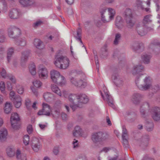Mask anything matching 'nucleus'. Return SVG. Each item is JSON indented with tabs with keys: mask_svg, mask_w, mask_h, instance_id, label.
<instances>
[{
	"mask_svg": "<svg viewBox=\"0 0 160 160\" xmlns=\"http://www.w3.org/2000/svg\"><path fill=\"white\" fill-rule=\"evenodd\" d=\"M144 67L141 65H135L133 67L132 71V74L137 76L135 80L136 84L139 89L142 91L146 90L150 88L152 86V84L149 80L147 77H146L144 79L143 84L142 81H141L138 76L141 74L140 73L144 69Z\"/></svg>",
	"mask_w": 160,
	"mask_h": 160,
	"instance_id": "nucleus-1",
	"label": "nucleus"
},
{
	"mask_svg": "<svg viewBox=\"0 0 160 160\" xmlns=\"http://www.w3.org/2000/svg\"><path fill=\"white\" fill-rule=\"evenodd\" d=\"M68 100L70 102V107L73 111H75L78 108L82 107L83 104L87 103L88 99L85 94L77 95L71 94L69 96Z\"/></svg>",
	"mask_w": 160,
	"mask_h": 160,
	"instance_id": "nucleus-2",
	"label": "nucleus"
},
{
	"mask_svg": "<svg viewBox=\"0 0 160 160\" xmlns=\"http://www.w3.org/2000/svg\"><path fill=\"white\" fill-rule=\"evenodd\" d=\"M77 73L78 74L75 77L71 78V82L76 87L84 88L87 85L85 75L81 71H78Z\"/></svg>",
	"mask_w": 160,
	"mask_h": 160,
	"instance_id": "nucleus-3",
	"label": "nucleus"
},
{
	"mask_svg": "<svg viewBox=\"0 0 160 160\" xmlns=\"http://www.w3.org/2000/svg\"><path fill=\"white\" fill-rule=\"evenodd\" d=\"M107 8H104L100 11L102 21L104 22H108L114 19L115 14V10L112 8H108V14L106 12Z\"/></svg>",
	"mask_w": 160,
	"mask_h": 160,
	"instance_id": "nucleus-4",
	"label": "nucleus"
},
{
	"mask_svg": "<svg viewBox=\"0 0 160 160\" xmlns=\"http://www.w3.org/2000/svg\"><path fill=\"white\" fill-rule=\"evenodd\" d=\"M70 61L67 57L57 55L55 57L54 63L58 68L63 69L67 68L69 66Z\"/></svg>",
	"mask_w": 160,
	"mask_h": 160,
	"instance_id": "nucleus-5",
	"label": "nucleus"
},
{
	"mask_svg": "<svg viewBox=\"0 0 160 160\" xmlns=\"http://www.w3.org/2000/svg\"><path fill=\"white\" fill-rule=\"evenodd\" d=\"M109 138L108 134L101 132L93 133L92 137V140L95 143L102 142Z\"/></svg>",
	"mask_w": 160,
	"mask_h": 160,
	"instance_id": "nucleus-6",
	"label": "nucleus"
},
{
	"mask_svg": "<svg viewBox=\"0 0 160 160\" xmlns=\"http://www.w3.org/2000/svg\"><path fill=\"white\" fill-rule=\"evenodd\" d=\"M20 118L18 115L15 112L12 113L10 117V122L12 127L15 130L20 128V124L19 123Z\"/></svg>",
	"mask_w": 160,
	"mask_h": 160,
	"instance_id": "nucleus-7",
	"label": "nucleus"
},
{
	"mask_svg": "<svg viewBox=\"0 0 160 160\" xmlns=\"http://www.w3.org/2000/svg\"><path fill=\"white\" fill-rule=\"evenodd\" d=\"M21 33L20 30L14 26L9 27L8 29L9 37L13 38H16Z\"/></svg>",
	"mask_w": 160,
	"mask_h": 160,
	"instance_id": "nucleus-8",
	"label": "nucleus"
},
{
	"mask_svg": "<svg viewBox=\"0 0 160 160\" xmlns=\"http://www.w3.org/2000/svg\"><path fill=\"white\" fill-rule=\"evenodd\" d=\"M104 94L102 92L101 94L104 100L107 102L108 105L113 108H114L115 106L113 104V101L112 97L109 94V92L107 90H104Z\"/></svg>",
	"mask_w": 160,
	"mask_h": 160,
	"instance_id": "nucleus-9",
	"label": "nucleus"
},
{
	"mask_svg": "<svg viewBox=\"0 0 160 160\" xmlns=\"http://www.w3.org/2000/svg\"><path fill=\"white\" fill-rule=\"evenodd\" d=\"M19 1L24 7H32L38 6V4L34 0H19Z\"/></svg>",
	"mask_w": 160,
	"mask_h": 160,
	"instance_id": "nucleus-10",
	"label": "nucleus"
},
{
	"mask_svg": "<svg viewBox=\"0 0 160 160\" xmlns=\"http://www.w3.org/2000/svg\"><path fill=\"white\" fill-rule=\"evenodd\" d=\"M149 137L148 135H143L139 142V146L142 149H145L148 146Z\"/></svg>",
	"mask_w": 160,
	"mask_h": 160,
	"instance_id": "nucleus-11",
	"label": "nucleus"
},
{
	"mask_svg": "<svg viewBox=\"0 0 160 160\" xmlns=\"http://www.w3.org/2000/svg\"><path fill=\"white\" fill-rule=\"evenodd\" d=\"M50 106L48 104L43 103L42 109L40 110L38 114L39 115H44L49 116L50 115Z\"/></svg>",
	"mask_w": 160,
	"mask_h": 160,
	"instance_id": "nucleus-12",
	"label": "nucleus"
},
{
	"mask_svg": "<svg viewBox=\"0 0 160 160\" xmlns=\"http://www.w3.org/2000/svg\"><path fill=\"white\" fill-rule=\"evenodd\" d=\"M31 145L32 149L35 152H38L41 147L39 140L36 137L32 138Z\"/></svg>",
	"mask_w": 160,
	"mask_h": 160,
	"instance_id": "nucleus-13",
	"label": "nucleus"
},
{
	"mask_svg": "<svg viewBox=\"0 0 160 160\" xmlns=\"http://www.w3.org/2000/svg\"><path fill=\"white\" fill-rule=\"evenodd\" d=\"M145 26L144 25H142L140 22L136 24L135 30L138 35L141 36H143L147 33V30L146 29Z\"/></svg>",
	"mask_w": 160,
	"mask_h": 160,
	"instance_id": "nucleus-14",
	"label": "nucleus"
},
{
	"mask_svg": "<svg viewBox=\"0 0 160 160\" xmlns=\"http://www.w3.org/2000/svg\"><path fill=\"white\" fill-rule=\"evenodd\" d=\"M151 114L152 118L156 121L160 120V108L158 107L153 108L152 109Z\"/></svg>",
	"mask_w": 160,
	"mask_h": 160,
	"instance_id": "nucleus-15",
	"label": "nucleus"
},
{
	"mask_svg": "<svg viewBox=\"0 0 160 160\" xmlns=\"http://www.w3.org/2000/svg\"><path fill=\"white\" fill-rule=\"evenodd\" d=\"M29 55L30 52L27 51H24L22 52L20 64L22 67H24L25 66L26 62L28 60Z\"/></svg>",
	"mask_w": 160,
	"mask_h": 160,
	"instance_id": "nucleus-16",
	"label": "nucleus"
},
{
	"mask_svg": "<svg viewBox=\"0 0 160 160\" xmlns=\"http://www.w3.org/2000/svg\"><path fill=\"white\" fill-rule=\"evenodd\" d=\"M8 16L11 19H17L21 16V13L19 10L13 8L10 11Z\"/></svg>",
	"mask_w": 160,
	"mask_h": 160,
	"instance_id": "nucleus-17",
	"label": "nucleus"
},
{
	"mask_svg": "<svg viewBox=\"0 0 160 160\" xmlns=\"http://www.w3.org/2000/svg\"><path fill=\"white\" fill-rule=\"evenodd\" d=\"M143 98V95L141 94L136 92L134 93L132 96V102L135 104H139L141 99Z\"/></svg>",
	"mask_w": 160,
	"mask_h": 160,
	"instance_id": "nucleus-18",
	"label": "nucleus"
},
{
	"mask_svg": "<svg viewBox=\"0 0 160 160\" xmlns=\"http://www.w3.org/2000/svg\"><path fill=\"white\" fill-rule=\"evenodd\" d=\"M39 78L42 79H45L48 76V72L45 68H42L38 71Z\"/></svg>",
	"mask_w": 160,
	"mask_h": 160,
	"instance_id": "nucleus-19",
	"label": "nucleus"
},
{
	"mask_svg": "<svg viewBox=\"0 0 160 160\" xmlns=\"http://www.w3.org/2000/svg\"><path fill=\"white\" fill-rule=\"evenodd\" d=\"M133 14V12L132 10L128 8H127L123 14L124 20L134 18Z\"/></svg>",
	"mask_w": 160,
	"mask_h": 160,
	"instance_id": "nucleus-20",
	"label": "nucleus"
},
{
	"mask_svg": "<svg viewBox=\"0 0 160 160\" xmlns=\"http://www.w3.org/2000/svg\"><path fill=\"white\" fill-rule=\"evenodd\" d=\"M12 105L11 103L6 102L4 105L3 111L4 113L6 114L10 113L12 111Z\"/></svg>",
	"mask_w": 160,
	"mask_h": 160,
	"instance_id": "nucleus-21",
	"label": "nucleus"
},
{
	"mask_svg": "<svg viewBox=\"0 0 160 160\" xmlns=\"http://www.w3.org/2000/svg\"><path fill=\"white\" fill-rule=\"evenodd\" d=\"M152 15L148 14L144 16L142 20V23L144 26L151 23L152 22Z\"/></svg>",
	"mask_w": 160,
	"mask_h": 160,
	"instance_id": "nucleus-22",
	"label": "nucleus"
},
{
	"mask_svg": "<svg viewBox=\"0 0 160 160\" xmlns=\"http://www.w3.org/2000/svg\"><path fill=\"white\" fill-rule=\"evenodd\" d=\"M11 99L16 108H18L20 107L21 105V99L19 96L15 95L13 98H11Z\"/></svg>",
	"mask_w": 160,
	"mask_h": 160,
	"instance_id": "nucleus-23",
	"label": "nucleus"
},
{
	"mask_svg": "<svg viewBox=\"0 0 160 160\" xmlns=\"http://www.w3.org/2000/svg\"><path fill=\"white\" fill-rule=\"evenodd\" d=\"M126 114L127 116L129 117L130 118L128 120L130 122H132L135 121L137 116L136 113L131 111H127L126 112Z\"/></svg>",
	"mask_w": 160,
	"mask_h": 160,
	"instance_id": "nucleus-24",
	"label": "nucleus"
},
{
	"mask_svg": "<svg viewBox=\"0 0 160 160\" xmlns=\"http://www.w3.org/2000/svg\"><path fill=\"white\" fill-rule=\"evenodd\" d=\"M16 158L19 160H26L27 159L26 154L22 152L19 149H17L16 152Z\"/></svg>",
	"mask_w": 160,
	"mask_h": 160,
	"instance_id": "nucleus-25",
	"label": "nucleus"
},
{
	"mask_svg": "<svg viewBox=\"0 0 160 160\" xmlns=\"http://www.w3.org/2000/svg\"><path fill=\"white\" fill-rule=\"evenodd\" d=\"M116 27L119 29H121L123 27V22L122 18L120 16L116 17L115 21Z\"/></svg>",
	"mask_w": 160,
	"mask_h": 160,
	"instance_id": "nucleus-26",
	"label": "nucleus"
},
{
	"mask_svg": "<svg viewBox=\"0 0 160 160\" xmlns=\"http://www.w3.org/2000/svg\"><path fill=\"white\" fill-rule=\"evenodd\" d=\"M151 0H144L142 1L141 0H136V4L137 6L141 8L142 9H143L144 8V6L142 5V2H145L146 3L147 5L148 6H150V4Z\"/></svg>",
	"mask_w": 160,
	"mask_h": 160,
	"instance_id": "nucleus-27",
	"label": "nucleus"
},
{
	"mask_svg": "<svg viewBox=\"0 0 160 160\" xmlns=\"http://www.w3.org/2000/svg\"><path fill=\"white\" fill-rule=\"evenodd\" d=\"M33 44L36 48L39 49H42L44 47L43 42L39 39H35Z\"/></svg>",
	"mask_w": 160,
	"mask_h": 160,
	"instance_id": "nucleus-28",
	"label": "nucleus"
},
{
	"mask_svg": "<svg viewBox=\"0 0 160 160\" xmlns=\"http://www.w3.org/2000/svg\"><path fill=\"white\" fill-rule=\"evenodd\" d=\"M113 82L117 86H119L122 83V81L117 74H113L112 77Z\"/></svg>",
	"mask_w": 160,
	"mask_h": 160,
	"instance_id": "nucleus-29",
	"label": "nucleus"
},
{
	"mask_svg": "<svg viewBox=\"0 0 160 160\" xmlns=\"http://www.w3.org/2000/svg\"><path fill=\"white\" fill-rule=\"evenodd\" d=\"M60 74L59 72L56 70H53L51 71L50 76L51 78L52 82H54L59 77Z\"/></svg>",
	"mask_w": 160,
	"mask_h": 160,
	"instance_id": "nucleus-30",
	"label": "nucleus"
},
{
	"mask_svg": "<svg viewBox=\"0 0 160 160\" xmlns=\"http://www.w3.org/2000/svg\"><path fill=\"white\" fill-rule=\"evenodd\" d=\"M127 27L129 28H132L135 25V22L134 18L125 20Z\"/></svg>",
	"mask_w": 160,
	"mask_h": 160,
	"instance_id": "nucleus-31",
	"label": "nucleus"
},
{
	"mask_svg": "<svg viewBox=\"0 0 160 160\" xmlns=\"http://www.w3.org/2000/svg\"><path fill=\"white\" fill-rule=\"evenodd\" d=\"M54 83H57L61 86H62L65 84L66 80L63 76L60 75Z\"/></svg>",
	"mask_w": 160,
	"mask_h": 160,
	"instance_id": "nucleus-32",
	"label": "nucleus"
},
{
	"mask_svg": "<svg viewBox=\"0 0 160 160\" xmlns=\"http://www.w3.org/2000/svg\"><path fill=\"white\" fill-rule=\"evenodd\" d=\"M133 49L135 51H142L143 50L144 46L142 43L135 42L133 46Z\"/></svg>",
	"mask_w": 160,
	"mask_h": 160,
	"instance_id": "nucleus-33",
	"label": "nucleus"
},
{
	"mask_svg": "<svg viewBox=\"0 0 160 160\" xmlns=\"http://www.w3.org/2000/svg\"><path fill=\"white\" fill-rule=\"evenodd\" d=\"M8 132L6 129H3L0 130V140L3 141L5 140L7 138Z\"/></svg>",
	"mask_w": 160,
	"mask_h": 160,
	"instance_id": "nucleus-34",
	"label": "nucleus"
},
{
	"mask_svg": "<svg viewBox=\"0 0 160 160\" xmlns=\"http://www.w3.org/2000/svg\"><path fill=\"white\" fill-rule=\"evenodd\" d=\"M108 55L107 45L105 44L101 48L100 56L102 58H104L107 57Z\"/></svg>",
	"mask_w": 160,
	"mask_h": 160,
	"instance_id": "nucleus-35",
	"label": "nucleus"
},
{
	"mask_svg": "<svg viewBox=\"0 0 160 160\" xmlns=\"http://www.w3.org/2000/svg\"><path fill=\"white\" fill-rule=\"evenodd\" d=\"M82 130L79 126L76 127L73 132V135L75 137H78L82 134Z\"/></svg>",
	"mask_w": 160,
	"mask_h": 160,
	"instance_id": "nucleus-36",
	"label": "nucleus"
},
{
	"mask_svg": "<svg viewBox=\"0 0 160 160\" xmlns=\"http://www.w3.org/2000/svg\"><path fill=\"white\" fill-rule=\"evenodd\" d=\"M51 89L52 92L57 94L59 96H61L62 93L60 89L56 85L52 84L51 85Z\"/></svg>",
	"mask_w": 160,
	"mask_h": 160,
	"instance_id": "nucleus-37",
	"label": "nucleus"
},
{
	"mask_svg": "<svg viewBox=\"0 0 160 160\" xmlns=\"http://www.w3.org/2000/svg\"><path fill=\"white\" fill-rule=\"evenodd\" d=\"M17 44L19 46L24 47L26 45V41L24 38H19L16 41Z\"/></svg>",
	"mask_w": 160,
	"mask_h": 160,
	"instance_id": "nucleus-38",
	"label": "nucleus"
},
{
	"mask_svg": "<svg viewBox=\"0 0 160 160\" xmlns=\"http://www.w3.org/2000/svg\"><path fill=\"white\" fill-rule=\"evenodd\" d=\"M7 154L8 156L12 157L15 156V152L14 149L10 147H8L6 149Z\"/></svg>",
	"mask_w": 160,
	"mask_h": 160,
	"instance_id": "nucleus-39",
	"label": "nucleus"
},
{
	"mask_svg": "<svg viewBox=\"0 0 160 160\" xmlns=\"http://www.w3.org/2000/svg\"><path fill=\"white\" fill-rule=\"evenodd\" d=\"M121 34L119 33L115 34L114 40L113 41V44L115 45L118 44L121 39Z\"/></svg>",
	"mask_w": 160,
	"mask_h": 160,
	"instance_id": "nucleus-40",
	"label": "nucleus"
},
{
	"mask_svg": "<svg viewBox=\"0 0 160 160\" xmlns=\"http://www.w3.org/2000/svg\"><path fill=\"white\" fill-rule=\"evenodd\" d=\"M5 30L4 29L0 30V42L3 43L5 42L6 38L5 36Z\"/></svg>",
	"mask_w": 160,
	"mask_h": 160,
	"instance_id": "nucleus-41",
	"label": "nucleus"
},
{
	"mask_svg": "<svg viewBox=\"0 0 160 160\" xmlns=\"http://www.w3.org/2000/svg\"><path fill=\"white\" fill-rule=\"evenodd\" d=\"M14 53V48H8L7 52V59L8 62H9Z\"/></svg>",
	"mask_w": 160,
	"mask_h": 160,
	"instance_id": "nucleus-42",
	"label": "nucleus"
},
{
	"mask_svg": "<svg viewBox=\"0 0 160 160\" xmlns=\"http://www.w3.org/2000/svg\"><path fill=\"white\" fill-rule=\"evenodd\" d=\"M151 56L150 55L145 54L142 56V58L144 62L146 64L149 63Z\"/></svg>",
	"mask_w": 160,
	"mask_h": 160,
	"instance_id": "nucleus-43",
	"label": "nucleus"
},
{
	"mask_svg": "<svg viewBox=\"0 0 160 160\" xmlns=\"http://www.w3.org/2000/svg\"><path fill=\"white\" fill-rule=\"evenodd\" d=\"M29 71L32 75H34L36 74V68L34 64H30L29 66Z\"/></svg>",
	"mask_w": 160,
	"mask_h": 160,
	"instance_id": "nucleus-44",
	"label": "nucleus"
},
{
	"mask_svg": "<svg viewBox=\"0 0 160 160\" xmlns=\"http://www.w3.org/2000/svg\"><path fill=\"white\" fill-rule=\"evenodd\" d=\"M81 29L80 28H78L77 31V36H76L74 35V37L77 40H78L82 44H83L82 42L81 39Z\"/></svg>",
	"mask_w": 160,
	"mask_h": 160,
	"instance_id": "nucleus-45",
	"label": "nucleus"
},
{
	"mask_svg": "<svg viewBox=\"0 0 160 160\" xmlns=\"http://www.w3.org/2000/svg\"><path fill=\"white\" fill-rule=\"evenodd\" d=\"M43 97L44 99L48 102L53 97V96L51 93L47 92L44 93L43 95Z\"/></svg>",
	"mask_w": 160,
	"mask_h": 160,
	"instance_id": "nucleus-46",
	"label": "nucleus"
},
{
	"mask_svg": "<svg viewBox=\"0 0 160 160\" xmlns=\"http://www.w3.org/2000/svg\"><path fill=\"white\" fill-rule=\"evenodd\" d=\"M0 6V10L2 12H5L7 9V6L6 2L4 1H2L1 3V5Z\"/></svg>",
	"mask_w": 160,
	"mask_h": 160,
	"instance_id": "nucleus-47",
	"label": "nucleus"
},
{
	"mask_svg": "<svg viewBox=\"0 0 160 160\" xmlns=\"http://www.w3.org/2000/svg\"><path fill=\"white\" fill-rule=\"evenodd\" d=\"M159 45H160V43L157 41H154L150 44L149 48V49H152L153 50L156 48L157 46Z\"/></svg>",
	"mask_w": 160,
	"mask_h": 160,
	"instance_id": "nucleus-48",
	"label": "nucleus"
},
{
	"mask_svg": "<svg viewBox=\"0 0 160 160\" xmlns=\"http://www.w3.org/2000/svg\"><path fill=\"white\" fill-rule=\"evenodd\" d=\"M153 126L154 125L153 123H148L146 124V129L148 131H152L153 129Z\"/></svg>",
	"mask_w": 160,
	"mask_h": 160,
	"instance_id": "nucleus-49",
	"label": "nucleus"
},
{
	"mask_svg": "<svg viewBox=\"0 0 160 160\" xmlns=\"http://www.w3.org/2000/svg\"><path fill=\"white\" fill-rule=\"evenodd\" d=\"M33 85L37 88L40 87L42 85V82L36 80L33 82Z\"/></svg>",
	"mask_w": 160,
	"mask_h": 160,
	"instance_id": "nucleus-50",
	"label": "nucleus"
},
{
	"mask_svg": "<svg viewBox=\"0 0 160 160\" xmlns=\"http://www.w3.org/2000/svg\"><path fill=\"white\" fill-rule=\"evenodd\" d=\"M29 136L28 135H25L23 137V142L26 145H27L29 144Z\"/></svg>",
	"mask_w": 160,
	"mask_h": 160,
	"instance_id": "nucleus-51",
	"label": "nucleus"
},
{
	"mask_svg": "<svg viewBox=\"0 0 160 160\" xmlns=\"http://www.w3.org/2000/svg\"><path fill=\"white\" fill-rule=\"evenodd\" d=\"M149 104L147 102H144L140 107V108L147 110H148L149 108Z\"/></svg>",
	"mask_w": 160,
	"mask_h": 160,
	"instance_id": "nucleus-52",
	"label": "nucleus"
},
{
	"mask_svg": "<svg viewBox=\"0 0 160 160\" xmlns=\"http://www.w3.org/2000/svg\"><path fill=\"white\" fill-rule=\"evenodd\" d=\"M128 139V138L122 139L123 146L126 148H128L129 147Z\"/></svg>",
	"mask_w": 160,
	"mask_h": 160,
	"instance_id": "nucleus-53",
	"label": "nucleus"
},
{
	"mask_svg": "<svg viewBox=\"0 0 160 160\" xmlns=\"http://www.w3.org/2000/svg\"><path fill=\"white\" fill-rule=\"evenodd\" d=\"M17 92L19 94H22L23 92V88L21 86L18 85L16 87Z\"/></svg>",
	"mask_w": 160,
	"mask_h": 160,
	"instance_id": "nucleus-54",
	"label": "nucleus"
},
{
	"mask_svg": "<svg viewBox=\"0 0 160 160\" xmlns=\"http://www.w3.org/2000/svg\"><path fill=\"white\" fill-rule=\"evenodd\" d=\"M1 70V74L2 76L4 78H7L8 76L6 73V70L3 68H2Z\"/></svg>",
	"mask_w": 160,
	"mask_h": 160,
	"instance_id": "nucleus-55",
	"label": "nucleus"
},
{
	"mask_svg": "<svg viewBox=\"0 0 160 160\" xmlns=\"http://www.w3.org/2000/svg\"><path fill=\"white\" fill-rule=\"evenodd\" d=\"M111 148H110L108 147H105L103 148L99 152L100 155L102 153V152H104L105 153H106L108 152L110 150Z\"/></svg>",
	"mask_w": 160,
	"mask_h": 160,
	"instance_id": "nucleus-56",
	"label": "nucleus"
},
{
	"mask_svg": "<svg viewBox=\"0 0 160 160\" xmlns=\"http://www.w3.org/2000/svg\"><path fill=\"white\" fill-rule=\"evenodd\" d=\"M5 84L4 82H1L0 84V89L1 92L4 93L5 92Z\"/></svg>",
	"mask_w": 160,
	"mask_h": 160,
	"instance_id": "nucleus-57",
	"label": "nucleus"
},
{
	"mask_svg": "<svg viewBox=\"0 0 160 160\" xmlns=\"http://www.w3.org/2000/svg\"><path fill=\"white\" fill-rule=\"evenodd\" d=\"M42 22L41 21H38L33 24V26L34 28H36L37 27L40 25Z\"/></svg>",
	"mask_w": 160,
	"mask_h": 160,
	"instance_id": "nucleus-58",
	"label": "nucleus"
},
{
	"mask_svg": "<svg viewBox=\"0 0 160 160\" xmlns=\"http://www.w3.org/2000/svg\"><path fill=\"white\" fill-rule=\"evenodd\" d=\"M147 110L143 109L142 108H140V112L142 117L144 118L145 116V114L146 111Z\"/></svg>",
	"mask_w": 160,
	"mask_h": 160,
	"instance_id": "nucleus-59",
	"label": "nucleus"
},
{
	"mask_svg": "<svg viewBox=\"0 0 160 160\" xmlns=\"http://www.w3.org/2000/svg\"><path fill=\"white\" fill-rule=\"evenodd\" d=\"M7 78L11 80L13 83H15L16 82V79L14 76L10 75L8 76Z\"/></svg>",
	"mask_w": 160,
	"mask_h": 160,
	"instance_id": "nucleus-60",
	"label": "nucleus"
},
{
	"mask_svg": "<svg viewBox=\"0 0 160 160\" xmlns=\"http://www.w3.org/2000/svg\"><path fill=\"white\" fill-rule=\"evenodd\" d=\"M98 159V160H107L105 156H102L101 154L100 155L99 153Z\"/></svg>",
	"mask_w": 160,
	"mask_h": 160,
	"instance_id": "nucleus-61",
	"label": "nucleus"
},
{
	"mask_svg": "<svg viewBox=\"0 0 160 160\" xmlns=\"http://www.w3.org/2000/svg\"><path fill=\"white\" fill-rule=\"evenodd\" d=\"M61 117L62 118V119L64 120H66L68 118V116L66 114L62 112L61 114Z\"/></svg>",
	"mask_w": 160,
	"mask_h": 160,
	"instance_id": "nucleus-62",
	"label": "nucleus"
},
{
	"mask_svg": "<svg viewBox=\"0 0 160 160\" xmlns=\"http://www.w3.org/2000/svg\"><path fill=\"white\" fill-rule=\"evenodd\" d=\"M27 131L28 133H31L32 132V128L31 125H29L27 127Z\"/></svg>",
	"mask_w": 160,
	"mask_h": 160,
	"instance_id": "nucleus-63",
	"label": "nucleus"
},
{
	"mask_svg": "<svg viewBox=\"0 0 160 160\" xmlns=\"http://www.w3.org/2000/svg\"><path fill=\"white\" fill-rule=\"evenodd\" d=\"M62 94L63 96L65 98H67L68 97H69V95H70L69 94L68 95V92L65 90H63L62 92Z\"/></svg>",
	"mask_w": 160,
	"mask_h": 160,
	"instance_id": "nucleus-64",
	"label": "nucleus"
}]
</instances>
